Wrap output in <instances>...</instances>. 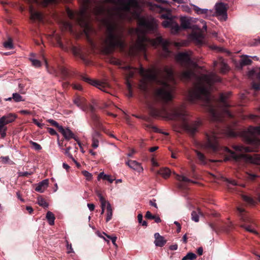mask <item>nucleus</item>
I'll return each mask as SVG.
<instances>
[{"label": "nucleus", "mask_w": 260, "mask_h": 260, "mask_svg": "<svg viewBox=\"0 0 260 260\" xmlns=\"http://www.w3.org/2000/svg\"><path fill=\"white\" fill-rule=\"evenodd\" d=\"M108 2L118 4L121 9L124 11L130 13L132 17L138 19V24L142 31L141 34L138 31V38L136 43L130 48V52L136 55L139 52H145L146 47L149 45L154 46H160L162 49L161 55L164 57L169 55L170 51L168 46L170 42L164 39L161 37H158L155 39H150L145 35V32H153L157 27L156 21L152 17H140L142 4L140 0H107Z\"/></svg>", "instance_id": "nucleus-1"}, {"label": "nucleus", "mask_w": 260, "mask_h": 260, "mask_svg": "<svg viewBox=\"0 0 260 260\" xmlns=\"http://www.w3.org/2000/svg\"><path fill=\"white\" fill-rule=\"evenodd\" d=\"M192 52H180L178 53L176 59L182 67L186 70L178 72L176 76L183 81L196 80V83L192 89L188 92V99L191 102L197 100H203L207 104H210V90L212 84L221 81L220 78L215 73L211 72L208 74H203L197 76L191 67H196V63L192 60Z\"/></svg>", "instance_id": "nucleus-2"}, {"label": "nucleus", "mask_w": 260, "mask_h": 260, "mask_svg": "<svg viewBox=\"0 0 260 260\" xmlns=\"http://www.w3.org/2000/svg\"><path fill=\"white\" fill-rule=\"evenodd\" d=\"M124 68L127 71V74L129 78H132L136 71L139 72L142 77L139 88L145 94L148 92V82H152L158 85L154 90L153 96L155 100L167 102L172 99V87L168 83V81L175 82L174 72L171 68L166 67L164 68L165 76L160 77L154 71L150 69L145 70L142 67L138 69L126 66Z\"/></svg>", "instance_id": "nucleus-3"}, {"label": "nucleus", "mask_w": 260, "mask_h": 260, "mask_svg": "<svg viewBox=\"0 0 260 260\" xmlns=\"http://www.w3.org/2000/svg\"><path fill=\"white\" fill-rule=\"evenodd\" d=\"M147 106L151 116L158 117L164 114L169 119L178 120L180 122L181 127L191 136H194L199 131L201 125L200 120L190 121L189 115L184 105L172 108L169 111H167L165 108L156 109L149 102L147 103Z\"/></svg>", "instance_id": "nucleus-4"}, {"label": "nucleus", "mask_w": 260, "mask_h": 260, "mask_svg": "<svg viewBox=\"0 0 260 260\" xmlns=\"http://www.w3.org/2000/svg\"><path fill=\"white\" fill-rule=\"evenodd\" d=\"M123 34V29L117 22L113 21L107 23L106 38L103 44V51L106 54L111 53L115 48L124 49Z\"/></svg>", "instance_id": "nucleus-5"}, {"label": "nucleus", "mask_w": 260, "mask_h": 260, "mask_svg": "<svg viewBox=\"0 0 260 260\" xmlns=\"http://www.w3.org/2000/svg\"><path fill=\"white\" fill-rule=\"evenodd\" d=\"M260 135V126L253 127L250 126L246 131L242 132V136L248 143L252 145L253 147H244L242 145H234L233 149L242 152H249L255 151L257 147L260 146V140L257 137Z\"/></svg>", "instance_id": "nucleus-6"}, {"label": "nucleus", "mask_w": 260, "mask_h": 260, "mask_svg": "<svg viewBox=\"0 0 260 260\" xmlns=\"http://www.w3.org/2000/svg\"><path fill=\"white\" fill-rule=\"evenodd\" d=\"M231 93L228 92L226 93H222L219 97V102L223 107V109L221 112H218L212 106H210L209 109V113L211 117V120L213 121L221 122L223 120V118L227 116L229 118L233 117L232 114L226 109L229 107V104L226 102V99L230 96Z\"/></svg>", "instance_id": "nucleus-7"}, {"label": "nucleus", "mask_w": 260, "mask_h": 260, "mask_svg": "<svg viewBox=\"0 0 260 260\" xmlns=\"http://www.w3.org/2000/svg\"><path fill=\"white\" fill-rule=\"evenodd\" d=\"M225 151L231 154V157L236 162L241 160L246 162H249L255 164H260V155L255 154L254 156H251L246 154H236L234 151L231 150L227 147L224 148Z\"/></svg>", "instance_id": "nucleus-8"}, {"label": "nucleus", "mask_w": 260, "mask_h": 260, "mask_svg": "<svg viewBox=\"0 0 260 260\" xmlns=\"http://www.w3.org/2000/svg\"><path fill=\"white\" fill-rule=\"evenodd\" d=\"M161 18L165 19L162 22V25L165 28H170L172 34H175L179 31L180 27L175 20V16H173L170 13L167 12L161 14Z\"/></svg>", "instance_id": "nucleus-9"}, {"label": "nucleus", "mask_w": 260, "mask_h": 260, "mask_svg": "<svg viewBox=\"0 0 260 260\" xmlns=\"http://www.w3.org/2000/svg\"><path fill=\"white\" fill-rule=\"evenodd\" d=\"M207 142L204 143L203 148L211 150L213 152L218 151L219 145L217 141L218 134L217 131H214L211 132L209 134L206 135Z\"/></svg>", "instance_id": "nucleus-10"}, {"label": "nucleus", "mask_w": 260, "mask_h": 260, "mask_svg": "<svg viewBox=\"0 0 260 260\" xmlns=\"http://www.w3.org/2000/svg\"><path fill=\"white\" fill-rule=\"evenodd\" d=\"M86 8L82 10L80 12L75 14L70 9H67V14L71 19H75L82 27L85 28L88 27V24L86 18Z\"/></svg>", "instance_id": "nucleus-11"}, {"label": "nucleus", "mask_w": 260, "mask_h": 260, "mask_svg": "<svg viewBox=\"0 0 260 260\" xmlns=\"http://www.w3.org/2000/svg\"><path fill=\"white\" fill-rule=\"evenodd\" d=\"M229 6L228 4L222 2L217 3L215 6V16L221 21H225L228 19L227 11Z\"/></svg>", "instance_id": "nucleus-12"}, {"label": "nucleus", "mask_w": 260, "mask_h": 260, "mask_svg": "<svg viewBox=\"0 0 260 260\" xmlns=\"http://www.w3.org/2000/svg\"><path fill=\"white\" fill-rule=\"evenodd\" d=\"M81 79L83 81L98 88L99 89H100L105 92H107V91L106 90V88L107 87V85L106 83H103V82H100L95 81V80H93L91 79L90 78H89V77H88L87 76H84V75L81 76Z\"/></svg>", "instance_id": "nucleus-13"}, {"label": "nucleus", "mask_w": 260, "mask_h": 260, "mask_svg": "<svg viewBox=\"0 0 260 260\" xmlns=\"http://www.w3.org/2000/svg\"><path fill=\"white\" fill-rule=\"evenodd\" d=\"M17 115L13 113H9L2 116L0 118V126H2V124L5 126V125L15 121Z\"/></svg>", "instance_id": "nucleus-14"}, {"label": "nucleus", "mask_w": 260, "mask_h": 260, "mask_svg": "<svg viewBox=\"0 0 260 260\" xmlns=\"http://www.w3.org/2000/svg\"><path fill=\"white\" fill-rule=\"evenodd\" d=\"M74 103L83 111H85L87 110L88 105L84 98L77 97L74 100Z\"/></svg>", "instance_id": "nucleus-15"}, {"label": "nucleus", "mask_w": 260, "mask_h": 260, "mask_svg": "<svg viewBox=\"0 0 260 260\" xmlns=\"http://www.w3.org/2000/svg\"><path fill=\"white\" fill-rule=\"evenodd\" d=\"M218 64L220 67V72L221 73L225 74L229 71V66L223 61V59L222 58H219V61H214L213 62L214 67L217 66Z\"/></svg>", "instance_id": "nucleus-16"}, {"label": "nucleus", "mask_w": 260, "mask_h": 260, "mask_svg": "<svg viewBox=\"0 0 260 260\" xmlns=\"http://www.w3.org/2000/svg\"><path fill=\"white\" fill-rule=\"evenodd\" d=\"M154 236L155 238L154 243L156 246L161 247L167 243V240L165 239L164 237L160 235L158 233H156Z\"/></svg>", "instance_id": "nucleus-17"}, {"label": "nucleus", "mask_w": 260, "mask_h": 260, "mask_svg": "<svg viewBox=\"0 0 260 260\" xmlns=\"http://www.w3.org/2000/svg\"><path fill=\"white\" fill-rule=\"evenodd\" d=\"M181 27L183 29L191 28V19L187 17H181L180 18Z\"/></svg>", "instance_id": "nucleus-18"}, {"label": "nucleus", "mask_w": 260, "mask_h": 260, "mask_svg": "<svg viewBox=\"0 0 260 260\" xmlns=\"http://www.w3.org/2000/svg\"><path fill=\"white\" fill-rule=\"evenodd\" d=\"M126 164L131 169L140 172L143 170L140 163L136 160H129L126 162Z\"/></svg>", "instance_id": "nucleus-19"}, {"label": "nucleus", "mask_w": 260, "mask_h": 260, "mask_svg": "<svg viewBox=\"0 0 260 260\" xmlns=\"http://www.w3.org/2000/svg\"><path fill=\"white\" fill-rule=\"evenodd\" d=\"M49 184L48 179H45L39 182L35 188V190L39 192H43Z\"/></svg>", "instance_id": "nucleus-20"}, {"label": "nucleus", "mask_w": 260, "mask_h": 260, "mask_svg": "<svg viewBox=\"0 0 260 260\" xmlns=\"http://www.w3.org/2000/svg\"><path fill=\"white\" fill-rule=\"evenodd\" d=\"M100 137V133L96 131H94L93 133L92 134V146L93 148H96L99 146V142Z\"/></svg>", "instance_id": "nucleus-21"}, {"label": "nucleus", "mask_w": 260, "mask_h": 260, "mask_svg": "<svg viewBox=\"0 0 260 260\" xmlns=\"http://www.w3.org/2000/svg\"><path fill=\"white\" fill-rule=\"evenodd\" d=\"M59 132L67 140H70L72 137H74V134L69 128L64 129L62 126H60Z\"/></svg>", "instance_id": "nucleus-22"}, {"label": "nucleus", "mask_w": 260, "mask_h": 260, "mask_svg": "<svg viewBox=\"0 0 260 260\" xmlns=\"http://www.w3.org/2000/svg\"><path fill=\"white\" fill-rule=\"evenodd\" d=\"M237 210L239 212L240 219L243 222L245 223H252L251 220L244 213L245 212L244 209L238 207Z\"/></svg>", "instance_id": "nucleus-23"}, {"label": "nucleus", "mask_w": 260, "mask_h": 260, "mask_svg": "<svg viewBox=\"0 0 260 260\" xmlns=\"http://www.w3.org/2000/svg\"><path fill=\"white\" fill-rule=\"evenodd\" d=\"M252 60L250 58H248V56L247 55H243L241 56V59L239 61L240 66L241 68H242L245 66H248L251 64Z\"/></svg>", "instance_id": "nucleus-24"}, {"label": "nucleus", "mask_w": 260, "mask_h": 260, "mask_svg": "<svg viewBox=\"0 0 260 260\" xmlns=\"http://www.w3.org/2000/svg\"><path fill=\"white\" fill-rule=\"evenodd\" d=\"M195 152L199 160L200 164L202 165H206L207 163V159L204 154L198 150H196Z\"/></svg>", "instance_id": "nucleus-25"}, {"label": "nucleus", "mask_w": 260, "mask_h": 260, "mask_svg": "<svg viewBox=\"0 0 260 260\" xmlns=\"http://www.w3.org/2000/svg\"><path fill=\"white\" fill-rule=\"evenodd\" d=\"M157 173L160 175L164 178L167 179L170 176L171 171L167 168H164L160 169L157 172Z\"/></svg>", "instance_id": "nucleus-26"}, {"label": "nucleus", "mask_w": 260, "mask_h": 260, "mask_svg": "<svg viewBox=\"0 0 260 260\" xmlns=\"http://www.w3.org/2000/svg\"><path fill=\"white\" fill-rule=\"evenodd\" d=\"M193 10L198 14H204L206 16L209 13H211V12L207 9H201L198 7L197 6L193 5Z\"/></svg>", "instance_id": "nucleus-27"}, {"label": "nucleus", "mask_w": 260, "mask_h": 260, "mask_svg": "<svg viewBox=\"0 0 260 260\" xmlns=\"http://www.w3.org/2000/svg\"><path fill=\"white\" fill-rule=\"evenodd\" d=\"M145 218L148 219H153L156 223H159L161 222V219L159 216L152 215L150 211H147L146 212Z\"/></svg>", "instance_id": "nucleus-28"}, {"label": "nucleus", "mask_w": 260, "mask_h": 260, "mask_svg": "<svg viewBox=\"0 0 260 260\" xmlns=\"http://www.w3.org/2000/svg\"><path fill=\"white\" fill-rule=\"evenodd\" d=\"M31 19L32 20H41L42 19V14L38 12H33L32 8H30Z\"/></svg>", "instance_id": "nucleus-29"}, {"label": "nucleus", "mask_w": 260, "mask_h": 260, "mask_svg": "<svg viewBox=\"0 0 260 260\" xmlns=\"http://www.w3.org/2000/svg\"><path fill=\"white\" fill-rule=\"evenodd\" d=\"M200 215H202V213L200 210L198 209L196 211H193L191 212V219L196 222H198Z\"/></svg>", "instance_id": "nucleus-30"}, {"label": "nucleus", "mask_w": 260, "mask_h": 260, "mask_svg": "<svg viewBox=\"0 0 260 260\" xmlns=\"http://www.w3.org/2000/svg\"><path fill=\"white\" fill-rule=\"evenodd\" d=\"M103 179L108 180L110 183H112L114 179H111V176L105 174L104 172L100 173L98 177V179Z\"/></svg>", "instance_id": "nucleus-31"}, {"label": "nucleus", "mask_w": 260, "mask_h": 260, "mask_svg": "<svg viewBox=\"0 0 260 260\" xmlns=\"http://www.w3.org/2000/svg\"><path fill=\"white\" fill-rule=\"evenodd\" d=\"M107 217H106V222H108L110 221L112 217V209L111 205L110 203H108V205L107 207Z\"/></svg>", "instance_id": "nucleus-32"}, {"label": "nucleus", "mask_w": 260, "mask_h": 260, "mask_svg": "<svg viewBox=\"0 0 260 260\" xmlns=\"http://www.w3.org/2000/svg\"><path fill=\"white\" fill-rule=\"evenodd\" d=\"M46 218L50 225L54 224L55 217L54 214L50 211H48L46 214Z\"/></svg>", "instance_id": "nucleus-33"}, {"label": "nucleus", "mask_w": 260, "mask_h": 260, "mask_svg": "<svg viewBox=\"0 0 260 260\" xmlns=\"http://www.w3.org/2000/svg\"><path fill=\"white\" fill-rule=\"evenodd\" d=\"M197 258V255L192 252H188L184 256L182 260H195Z\"/></svg>", "instance_id": "nucleus-34"}, {"label": "nucleus", "mask_w": 260, "mask_h": 260, "mask_svg": "<svg viewBox=\"0 0 260 260\" xmlns=\"http://www.w3.org/2000/svg\"><path fill=\"white\" fill-rule=\"evenodd\" d=\"M60 72L61 74L62 77L64 79L68 78L70 76V73L69 72L68 70L63 67H61L60 68Z\"/></svg>", "instance_id": "nucleus-35"}, {"label": "nucleus", "mask_w": 260, "mask_h": 260, "mask_svg": "<svg viewBox=\"0 0 260 260\" xmlns=\"http://www.w3.org/2000/svg\"><path fill=\"white\" fill-rule=\"evenodd\" d=\"M176 178L177 180H178L179 181L194 183V182L192 181L191 180L187 178V177H186L184 176L179 175L178 174L176 175Z\"/></svg>", "instance_id": "nucleus-36"}, {"label": "nucleus", "mask_w": 260, "mask_h": 260, "mask_svg": "<svg viewBox=\"0 0 260 260\" xmlns=\"http://www.w3.org/2000/svg\"><path fill=\"white\" fill-rule=\"evenodd\" d=\"M12 42H13L12 39L11 38L9 37L8 41L6 42H5L4 43V44H3L4 46L6 48L12 49V48H13V45Z\"/></svg>", "instance_id": "nucleus-37"}, {"label": "nucleus", "mask_w": 260, "mask_h": 260, "mask_svg": "<svg viewBox=\"0 0 260 260\" xmlns=\"http://www.w3.org/2000/svg\"><path fill=\"white\" fill-rule=\"evenodd\" d=\"M91 118L94 121V124L97 127H100L101 124L100 121H99V117L94 113H92L91 114Z\"/></svg>", "instance_id": "nucleus-38"}, {"label": "nucleus", "mask_w": 260, "mask_h": 260, "mask_svg": "<svg viewBox=\"0 0 260 260\" xmlns=\"http://www.w3.org/2000/svg\"><path fill=\"white\" fill-rule=\"evenodd\" d=\"M12 98L15 102H19L24 101V100L23 99L22 96H21L18 93H13Z\"/></svg>", "instance_id": "nucleus-39"}, {"label": "nucleus", "mask_w": 260, "mask_h": 260, "mask_svg": "<svg viewBox=\"0 0 260 260\" xmlns=\"http://www.w3.org/2000/svg\"><path fill=\"white\" fill-rule=\"evenodd\" d=\"M38 203L40 206H42L44 208H47L48 206V204L46 202L45 199H44L42 197L38 198Z\"/></svg>", "instance_id": "nucleus-40"}, {"label": "nucleus", "mask_w": 260, "mask_h": 260, "mask_svg": "<svg viewBox=\"0 0 260 260\" xmlns=\"http://www.w3.org/2000/svg\"><path fill=\"white\" fill-rule=\"evenodd\" d=\"M241 226L244 228L246 231L253 233L254 234H257V232L254 229H252L250 225H247L245 224H243L241 225Z\"/></svg>", "instance_id": "nucleus-41"}, {"label": "nucleus", "mask_w": 260, "mask_h": 260, "mask_svg": "<svg viewBox=\"0 0 260 260\" xmlns=\"http://www.w3.org/2000/svg\"><path fill=\"white\" fill-rule=\"evenodd\" d=\"M29 60H30V61L31 62V63L32 64L33 66H34L35 67H41V62L40 60H38V59H35L32 57H30L29 58Z\"/></svg>", "instance_id": "nucleus-42"}, {"label": "nucleus", "mask_w": 260, "mask_h": 260, "mask_svg": "<svg viewBox=\"0 0 260 260\" xmlns=\"http://www.w3.org/2000/svg\"><path fill=\"white\" fill-rule=\"evenodd\" d=\"M242 199L244 201H245L246 202H247V203H249L250 204H253L254 203L253 200L251 198H250L247 196L243 195Z\"/></svg>", "instance_id": "nucleus-43"}, {"label": "nucleus", "mask_w": 260, "mask_h": 260, "mask_svg": "<svg viewBox=\"0 0 260 260\" xmlns=\"http://www.w3.org/2000/svg\"><path fill=\"white\" fill-rule=\"evenodd\" d=\"M2 159V161L3 164H13V161H11L10 160L9 156H1L0 158Z\"/></svg>", "instance_id": "nucleus-44"}, {"label": "nucleus", "mask_w": 260, "mask_h": 260, "mask_svg": "<svg viewBox=\"0 0 260 260\" xmlns=\"http://www.w3.org/2000/svg\"><path fill=\"white\" fill-rule=\"evenodd\" d=\"M1 126H0V134L2 138H4L6 136V131L7 130V127L6 126H4V125H2V124Z\"/></svg>", "instance_id": "nucleus-45"}, {"label": "nucleus", "mask_w": 260, "mask_h": 260, "mask_svg": "<svg viewBox=\"0 0 260 260\" xmlns=\"http://www.w3.org/2000/svg\"><path fill=\"white\" fill-rule=\"evenodd\" d=\"M103 234L104 235H105L107 236V238H108L109 239L111 240L113 244L115 247H117V244L116 243V239H117V237L116 236L112 237V236H110L109 235H107L105 233H103Z\"/></svg>", "instance_id": "nucleus-46"}, {"label": "nucleus", "mask_w": 260, "mask_h": 260, "mask_svg": "<svg viewBox=\"0 0 260 260\" xmlns=\"http://www.w3.org/2000/svg\"><path fill=\"white\" fill-rule=\"evenodd\" d=\"M58 0H43L42 5L44 7L47 6L49 4L56 3Z\"/></svg>", "instance_id": "nucleus-47"}, {"label": "nucleus", "mask_w": 260, "mask_h": 260, "mask_svg": "<svg viewBox=\"0 0 260 260\" xmlns=\"http://www.w3.org/2000/svg\"><path fill=\"white\" fill-rule=\"evenodd\" d=\"M83 175L86 178L87 180H90L92 178V175L91 173L87 171H82Z\"/></svg>", "instance_id": "nucleus-48"}, {"label": "nucleus", "mask_w": 260, "mask_h": 260, "mask_svg": "<svg viewBox=\"0 0 260 260\" xmlns=\"http://www.w3.org/2000/svg\"><path fill=\"white\" fill-rule=\"evenodd\" d=\"M226 134L229 136L232 137H235L238 135V134L236 132H235L233 130L231 129H228L227 130Z\"/></svg>", "instance_id": "nucleus-49"}, {"label": "nucleus", "mask_w": 260, "mask_h": 260, "mask_svg": "<svg viewBox=\"0 0 260 260\" xmlns=\"http://www.w3.org/2000/svg\"><path fill=\"white\" fill-rule=\"evenodd\" d=\"M30 143L33 146L35 150H40L41 149L42 147L41 145L33 141H30Z\"/></svg>", "instance_id": "nucleus-50"}, {"label": "nucleus", "mask_w": 260, "mask_h": 260, "mask_svg": "<svg viewBox=\"0 0 260 260\" xmlns=\"http://www.w3.org/2000/svg\"><path fill=\"white\" fill-rule=\"evenodd\" d=\"M48 121L53 126H54L58 128L59 130V127L61 126L58 124V123L53 119H48Z\"/></svg>", "instance_id": "nucleus-51"}, {"label": "nucleus", "mask_w": 260, "mask_h": 260, "mask_svg": "<svg viewBox=\"0 0 260 260\" xmlns=\"http://www.w3.org/2000/svg\"><path fill=\"white\" fill-rule=\"evenodd\" d=\"M257 177V176L254 174L248 173L247 174V178L250 180H254V179Z\"/></svg>", "instance_id": "nucleus-52"}, {"label": "nucleus", "mask_w": 260, "mask_h": 260, "mask_svg": "<svg viewBox=\"0 0 260 260\" xmlns=\"http://www.w3.org/2000/svg\"><path fill=\"white\" fill-rule=\"evenodd\" d=\"M101 204V208L104 209L105 208L106 206L107 207L108 203H110L108 201L105 200L100 201Z\"/></svg>", "instance_id": "nucleus-53"}, {"label": "nucleus", "mask_w": 260, "mask_h": 260, "mask_svg": "<svg viewBox=\"0 0 260 260\" xmlns=\"http://www.w3.org/2000/svg\"><path fill=\"white\" fill-rule=\"evenodd\" d=\"M252 88L255 90H258L260 89V83H257L253 82L252 84Z\"/></svg>", "instance_id": "nucleus-54"}, {"label": "nucleus", "mask_w": 260, "mask_h": 260, "mask_svg": "<svg viewBox=\"0 0 260 260\" xmlns=\"http://www.w3.org/2000/svg\"><path fill=\"white\" fill-rule=\"evenodd\" d=\"M32 121L35 124L40 128H42L44 126V124L39 122L36 119L34 118Z\"/></svg>", "instance_id": "nucleus-55"}, {"label": "nucleus", "mask_w": 260, "mask_h": 260, "mask_svg": "<svg viewBox=\"0 0 260 260\" xmlns=\"http://www.w3.org/2000/svg\"><path fill=\"white\" fill-rule=\"evenodd\" d=\"M71 149V147H68L65 151V154L71 159L73 158V155L70 153V150Z\"/></svg>", "instance_id": "nucleus-56"}, {"label": "nucleus", "mask_w": 260, "mask_h": 260, "mask_svg": "<svg viewBox=\"0 0 260 260\" xmlns=\"http://www.w3.org/2000/svg\"><path fill=\"white\" fill-rule=\"evenodd\" d=\"M225 181L228 183H229L233 185H234V186L238 185V183H237V182L235 180L226 179Z\"/></svg>", "instance_id": "nucleus-57"}, {"label": "nucleus", "mask_w": 260, "mask_h": 260, "mask_svg": "<svg viewBox=\"0 0 260 260\" xmlns=\"http://www.w3.org/2000/svg\"><path fill=\"white\" fill-rule=\"evenodd\" d=\"M48 132L52 136H54L57 135L56 132L52 128L49 127L48 128Z\"/></svg>", "instance_id": "nucleus-58"}, {"label": "nucleus", "mask_w": 260, "mask_h": 260, "mask_svg": "<svg viewBox=\"0 0 260 260\" xmlns=\"http://www.w3.org/2000/svg\"><path fill=\"white\" fill-rule=\"evenodd\" d=\"M213 49L217 50L218 52H224L225 51V49L221 47H219L217 46H213L212 48Z\"/></svg>", "instance_id": "nucleus-59"}, {"label": "nucleus", "mask_w": 260, "mask_h": 260, "mask_svg": "<svg viewBox=\"0 0 260 260\" xmlns=\"http://www.w3.org/2000/svg\"><path fill=\"white\" fill-rule=\"evenodd\" d=\"M254 43L252 44L253 46H257L260 44V37H258L254 40Z\"/></svg>", "instance_id": "nucleus-60"}, {"label": "nucleus", "mask_w": 260, "mask_h": 260, "mask_svg": "<svg viewBox=\"0 0 260 260\" xmlns=\"http://www.w3.org/2000/svg\"><path fill=\"white\" fill-rule=\"evenodd\" d=\"M96 194L99 198L100 201L105 200V199L103 197L102 194L99 191H96Z\"/></svg>", "instance_id": "nucleus-61"}, {"label": "nucleus", "mask_w": 260, "mask_h": 260, "mask_svg": "<svg viewBox=\"0 0 260 260\" xmlns=\"http://www.w3.org/2000/svg\"><path fill=\"white\" fill-rule=\"evenodd\" d=\"M87 207H88L90 211H93L94 209L95 206L93 204H88Z\"/></svg>", "instance_id": "nucleus-62"}, {"label": "nucleus", "mask_w": 260, "mask_h": 260, "mask_svg": "<svg viewBox=\"0 0 260 260\" xmlns=\"http://www.w3.org/2000/svg\"><path fill=\"white\" fill-rule=\"evenodd\" d=\"M178 245L177 244L172 245L170 246V249L171 250H176L177 249Z\"/></svg>", "instance_id": "nucleus-63"}, {"label": "nucleus", "mask_w": 260, "mask_h": 260, "mask_svg": "<svg viewBox=\"0 0 260 260\" xmlns=\"http://www.w3.org/2000/svg\"><path fill=\"white\" fill-rule=\"evenodd\" d=\"M197 252L199 255H201L203 254V249L202 247H200L198 248L197 250Z\"/></svg>", "instance_id": "nucleus-64"}]
</instances>
